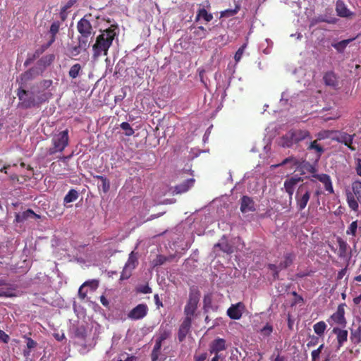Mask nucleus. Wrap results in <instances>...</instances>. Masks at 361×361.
Returning a JSON list of instances; mask_svg holds the SVG:
<instances>
[{"label": "nucleus", "instance_id": "27", "mask_svg": "<svg viewBox=\"0 0 361 361\" xmlns=\"http://www.w3.org/2000/svg\"><path fill=\"white\" fill-rule=\"evenodd\" d=\"M288 164H290L293 167H299L301 164L300 160H298L297 158H295L293 156L288 157L286 159H284L280 164L272 165L271 167L273 168H277L281 166H283Z\"/></svg>", "mask_w": 361, "mask_h": 361}, {"label": "nucleus", "instance_id": "1", "mask_svg": "<svg viewBox=\"0 0 361 361\" xmlns=\"http://www.w3.org/2000/svg\"><path fill=\"white\" fill-rule=\"evenodd\" d=\"M116 36V27L113 25L104 30L97 37L92 45V56L94 61H97L102 56H107L109 48Z\"/></svg>", "mask_w": 361, "mask_h": 361}, {"label": "nucleus", "instance_id": "16", "mask_svg": "<svg viewBox=\"0 0 361 361\" xmlns=\"http://www.w3.org/2000/svg\"><path fill=\"white\" fill-rule=\"evenodd\" d=\"M226 341L221 338H215L209 345V352L211 354H219V353L226 350Z\"/></svg>", "mask_w": 361, "mask_h": 361}, {"label": "nucleus", "instance_id": "42", "mask_svg": "<svg viewBox=\"0 0 361 361\" xmlns=\"http://www.w3.org/2000/svg\"><path fill=\"white\" fill-rule=\"evenodd\" d=\"M169 260V258L161 255H158L157 257L153 260V266L158 267L164 264L166 261Z\"/></svg>", "mask_w": 361, "mask_h": 361}, {"label": "nucleus", "instance_id": "11", "mask_svg": "<svg viewBox=\"0 0 361 361\" xmlns=\"http://www.w3.org/2000/svg\"><path fill=\"white\" fill-rule=\"evenodd\" d=\"M336 135L334 140L338 142L342 143L347 146L351 151H355V147L353 145V140L355 134L349 135L344 131H336Z\"/></svg>", "mask_w": 361, "mask_h": 361}, {"label": "nucleus", "instance_id": "14", "mask_svg": "<svg viewBox=\"0 0 361 361\" xmlns=\"http://www.w3.org/2000/svg\"><path fill=\"white\" fill-rule=\"evenodd\" d=\"M332 334L336 336L337 350L340 349L348 341V332L346 329L334 326L332 329Z\"/></svg>", "mask_w": 361, "mask_h": 361}, {"label": "nucleus", "instance_id": "52", "mask_svg": "<svg viewBox=\"0 0 361 361\" xmlns=\"http://www.w3.org/2000/svg\"><path fill=\"white\" fill-rule=\"evenodd\" d=\"M208 357L207 353H203L200 355H195L194 361H205Z\"/></svg>", "mask_w": 361, "mask_h": 361}, {"label": "nucleus", "instance_id": "33", "mask_svg": "<svg viewBox=\"0 0 361 361\" xmlns=\"http://www.w3.org/2000/svg\"><path fill=\"white\" fill-rule=\"evenodd\" d=\"M200 18H202L206 22H210L213 19V16L202 8L198 10L196 20H197Z\"/></svg>", "mask_w": 361, "mask_h": 361}, {"label": "nucleus", "instance_id": "15", "mask_svg": "<svg viewBox=\"0 0 361 361\" xmlns=\"http://www.w3.org/2000/svg\"><path fill=\"white\" fill-rule=\"evenodd\" d=\"M240 209L242 213L255 212L256 210L255 203L252 198L247 195L243 196L240 199Z\"/></svg>", "mask_w": 361, "mask_h": 361}, {"label": "nucleus", "instance_id": "64", "mask_svg": "<svg viewBox=\"0 0 361 361\" xmlns=\"http://www.w3.org/2000/svg\"><path fill=\"white\" fill-rule=\"evenodd\" d=\"M356 172L358 176H361V159L357 160V164L356 166Z\"/></svg>", "mask_w": 361, "mask_h": 361}, {"label": "nucleus", "instance_id": "20", "mask_svg": "<svg viewBox=\"0 0 361 361\" xmlns=\"http://www.w3.org/2000/svg\"><path fill=\"white\" fill-rule=\"evenodd\" d=\"M61 23L59 21H54L50 26L49 33L51 34V38L47 44L43 45V51L49 48L56 40V37L59 31Z\"/></svg>", "mask_w": 361, "mask_h": 361}, {"label": "nucleus", "instance_id": "4", "mask_svg": "<svg viewBox=\"0 0 361 361\" xmlns=\"http://www.w3.org/2000/svg\"><path fill=\"white\" fill-rule=\"evenodd\" d=\"M311 139V134L307 130L291 129L280 138L279 145L283 147L289 148L294 145H299L304 140Z\"/></svg>", "mask_w": 361, "mask_h": 361}, {"label": "nucleus", "instance_id": "50", "mask_svg": "<svg viewBox=\"0 0 361 361\" xmlns=\"http://www.w3.org/2000/svg\"><path fill=\"white\" fill-rule=\"evenodd\" d=\"M23 338H25L27 341V348L30 350L34 348H35L37 345V342L35 341L33 339H32L30 337H27V336H24Z\"/></svg>", "mask_w": 361, "mask_h": 361}, {"label": "nucleus", "instance_id": "60", "mask_svg": "<svg viewBox=\"0 0 361 361\" xmlns=\"http://www.w3.org/2000/svg\"><path fill=\"white\" fill-rule=\"evenodd\" d=\"M154 302H155V304L157 305V307L159 309L161 307H163V303L159 299V295L158 294H155L154 295Z\"/></svg>", "mask_w": 361, "mask_h": 361}, {"label": "nucleus", "instance_id": "8", "mask_svg": "<svg viewBox=\"0 0 361 361\" xmlns=\"http://www.w3.org/2000/svg\"><path fill=\"white\" fill-rule=\"evenodd\" d=\"M200 293L198 290H191L189 293L188 300L184 307L185 319L192 320V317L197 309Z\"/></svg>", "mask_w": 361, "mask_h": 361}, {"label": "nucleus", "instance_id": "31", "mask_svg": "<svg viewBox=\"0 0 361 361\" xmlns=\"http://www.w3.org/2000/svg\"><path fill=\"white\" fill-rule=\"evenodd\" d=\"M93 178L94 179L101 180V182H102L101 186H102V190L104 192L106 193L109 190L110 182H109V180L106 177L103 176L97 175V176H94Z\"/></svg>", "mask_w": 361, "mask_h": 361}, {"label": "nucleus", "instance_id": "21", "mask_svg": "<svg viewBox=\"0 0 361 361\" xmlns=\"http://www.w3.org/2000/svg\"><path fill=\"white\" fill-rule=\"evenodd\" d=\"M30 218L39 219L40 216L35 214L30 209H28L26 211L16 214V221L18 223L23 222Z\"/></svg>", "mask_w": 361, "mask_h": 361}, {"label": "nucleus", "instance_id": "36", "mask_svg": "<svg viewBox=\"0 0 361 361\" xmlns=\"http://www.w3.org/2000/svg\"><path fill=\"white\" fill-rule=\"evenodd\" d=\"M81 71H82V68H81L80 64L75 63L71 67L69 72H68V75L72 79H75L78 76H79Z\"/></svg>", "mask_w": 361, "mask_h": 361}, {"label": "nucleus", "instance_id": "37", "mask_svg": "<svg viewBox=\"0 0 361 361\" xmlns=\"http://www.w3.org/2000/svg\"><path fill=\"white\" fill-rule=\"evenodd\" d=\"M357 221H354L348 227V229L346 230V234L355 237L357 235Z\"/></svg>", "mask_w": 361, "mask_h": 361}, {"label": "nucleus", "instance_id": "41", "mask_svg": "<svg viewBox=\"0 0 361 361\" xmlns=\"http://www.w3.org/2000/svg\"><path fill=\"white\" fill-rule=\"evenodd\" d=\"M120 126H121V129L125 131V135L126 136H131L135 133L133 128L130 126V125L128 122L121 123Z\"/></svg>", "mask_w": 361, "mask_h": 361}, {"label": "nucleus", "instance_id": "46", "mask_svg": "<svg viewBox=\"0 0 361 361\" xmlns=\"http://www.w3.org/2000/svg\"><path fill=\"white\" fill-rule=\"evenodd\" d=\"M81 51H82V49L78 46V44L76 46H72L68 48V52L71 56H76L79 55L80 54Z\"/></svg>", "mask_w": 361, "mask_h": 361}, {"label": "nucleus", "instance_id": "35", "mask_svg": "<svg viewBox=\"0 0 361 361\" xmlns=\"http://www.w3.org/2000/svg\"><path fill=\"white\" fill-rule=\"evenodd\" d=\"M137 264V257L133 252H131V253L129 255L128 261L126 263L125 267L126 268H129V269L132 270L135 268Z\"/></svg>", "mask_w": 361, "mask_h": 361}, {"label": "nucleus", "instance_id": "5", "mask_svg": "<svg viewBox=\"0 0 361 361\" xmlns=\"http://www.w3.org/2000/svg\"><path fill=\"white\" fill-rule=\"evenodd\" d=\"M312 186L309 182L301 184L295 193V199L298 212L302 211L307 205L310 199Z\"/></svg>", "mask_w": 361, "mask_h": 361}, {"label": "nucleus", "instance_id": "7", "mask_svg": "<svg viewBox=\"0 0 361 361\" xmlns=\"http://www.w3.org/2000/svg\"><path fill=\"white\" fill-rule=\"evenodd\" d=\"M68 142L69 136L67 129L55 135L51 140L53 147L49 149V154L52 155L58 152H62L68 145Z\"/></svg>", "mask_w": 361, "mask_h": 361}, {"label": "nucleus", "instance_id": "6", "mask_svg": "<svg viewBox=\"0 0 361 361\" xmlns=\"http://www.w3.org/2000/svg\"><path fill=\"white\" fill-rule=\"evenodd\" d=\"M352 192L346 193L347 202L354 212H358L359 204H361V181L355 180L351 184Z\"/></svg>", "mask_w": 361, "mask_h": 361}, {"label": "nucleus", "instance_id": "30", "mask_svg": "<svg viewBox=\"0 0 361 361\" xmlns=\"http://www.w3.org/2000/svg\"><path fill=\"white\" fill-rule=\"evenodd\" d=\"M79 197V194L78 191L75 189H71L68 191V192L66 195L63 198V203H71L75 201Z\"/></svg>", "mask_w": 361, "mask_h": 361}, {"label": "nucleus", "instance_id": "25", "mask_svg": "<svg viewBox=\"0 0 361 361\" xmlns=\"http://www.w3.org/2000/svg\"><path fill=\"white\" fill-rule=\"evenodd\" d=\"M195 179L189 178L183 181L182 183L177 185L175 187V192L176 193H183L187 192L194 184Z\"/></svg>", "mask_w": 361, "mask_h": 361}, {"label": "nucleus", "instance_id": "22", "mask_svg": "<svg viewBox=\"0 0 361 361\" xmlns=\"http://www.w3.org/2000/svg\"><path fill=\"white\" fill-rule=\"evenodd\" d=\"M326 85L336 87L338 85V78L333 71L326 72L323 77Z\"/></svg>", "mask_w": 361, "mask_h": 361}, {"label": "nucleus", "instance_id": "59", "mask_svg": "<svg viewBox=\"0 0 361 361\" xmlns=\"http://www.w3.org/2000/svg\"><path fill=\"white\" fill-rule=\"evenodd\" d=\"M76 1H77V0H68V1L63 7V10L67 11L68 8L72 7L76 3Z\"/></svg>", "mask_w": 361, "mask_h": 361}, {"label": "nucleus", "instance_id": "49", "mask_svg": "<svg viewBox=\"0 0 361 361\" xmlns=\"http://www.w3.org/2000/svg\"><path fill=\"white\" fill-rule=\"evenodd\" d=\"M131 276V270L129 268L124 267L123 271L121 272L120 280L123 281L128 279Z\"/></svg>", "mask_w": 361, "mask_h": 361}, {"label": "nucleus", "instance_id": "12", "mask_svg": "<svg viewBox=\"0 0 361 361\" xmlns=\"http://www.w3.org/2000/svg\"><path fill=\"white\" fill-rule=\"evenodd\" d=\"M338 245V256L347 262H349L351 257V250L349 245L341 237L337 238Z\"/></svg>", "mask_w": 361, "mask_h": 361}, {"label": "nucleus", "instance_id": "29", "mask_svg": "<svg viewBox=\"0 0 361 361\" xmlns=\"http://www.w3.org/2000/svg\"><path fill=\"white\" fill-rule=\"evenodd\" d=\"M326 328L327 325L324 321L318 322L313 325L314 331L318 336H323Z\"/></svg>", "mask_w": 361, "mask_h": 361}, {"label": "nucleus", "instance_id": "56", "mask_svg": "<svg viewBox=\"0 0 361 361\" xmlns=\"http://www.w3.org/2000/svg\"><path fill=\"white\" fill-rule=\"evenodd\" d=\"M138 291L142 293H151L152 288L148 285H145L139 288Z\"/></svg>", "mask_w": 361, "mask_h": 361}, {"label": "nucleus", "instance_id": "43", "mask_svg": "<svg viewBox=\"0 0 361 361\" xmlns=\"http://www.w3.org/2000/svg\"><path fill=\"white\" fill-rule=\"evenodd\" d=\"M246 47H247V44L245 43L235 52V54L234 56V59L236 63H238L240 61Z\"/></svg>", "mask_w": 361, "mask_h": 361}, {"label": "nucleus", "instance_id": "26", "mask_svg": "<svg viewBox=\"0 0 361 361\" xmlns=\"http://www.w3.org/2000/svg\"><path fill=\"white\" fill-rule=\"evenodd\" d=\"M283 258V261L279 264L280 269H284L290 267L295 258V255L293 252H287L284 255Z\"/></svg>", "mask_w": 361, "mask_h": 361}, {"label": "nucleus", "instance_id": "18", "mask_svg": "<svg viewBox=\"0 0 361 361\" xmlns=\"http://www.w3.org/2000/svg\"><path fill=\"white\" fill-rule=\"evenodd\" d=\"M191 324L192 321L189 318L184 319L181 323L178 332V338L180 342H183L185 339L188 334L190 332Z\"/></svg>", "mask_w": 361, "mask_h": 361}, {"label": "nucleus", "instance_id": "63", "mask_svg": "<svg viewBox=\"0 0 361 361\" xmlns=\"http://www.w3.org/2000/svg\"><path fill=\"white\" fill-rule=\"evenodd\" d=\"M161 344H162L161 341L157 340L156 343L154 344L153 350L159 352L161 350Z\"/></svg>", "mask_w": 361, "mask_h": 361}, {"label": "nucleus", "instance_id": "48", "mask_svg": "<svg viewBox=\"0 0 361 361\" xmlns=\"http://www.w3.org/2000/svg\"><path fill=\"white\" fill-rule=\"evenodd\" d=\"M53 84L51 80H42L39 82V86L44 90H48Z\"/></svg>", "mask_w": 361, "mask_h": 361}, {"label": "nucleus", "instance_id": "51", "mask_svg": "<svg viewBox=\"0 0 361 361\" xmlns=\"http://www.w3.org/2000/svg\"><path fill=\"white\" fill-rule=\"evenodd\" d=\"M99 281L97 280H91L87 281L83 284L82 286H91L92 288L95 289L98 287Z\"/></svg>", "mask_w": 361, "mask_h": 361}, {"label": "nucleus", "instance_id": "9", "mask_svg": "<svg viewBox=\"0 0 361 361\" xmlns=\"http://www.w3.org/2000/svg\"><path fill=\"white\" fill-rule=\"evenodd\" d=\"M345 303L338 305L336 311L327 319V322L334 326L345 329L347 326V320L345 317Z\"/></svg>", "mask_w": 361, "mask_h": 361}, {"label": "nucleus", "instance_id": "32", "mask_svg": "<svg viewBox=\"0 0 361 361\" xmlns=\"http://www.w3.org/2000/svg\"><path fill=\"white\" fill-rule=\"evenodd\" d=\"M240 6L239 4H236L235 8L233 9H226L220 13L221 18H229L235 16L240 11Z\"/></svg>", "mask_w": 361, "mask_h": 361}, {"label": "nucleus", "instance_id": "54", "mask_svg": "<svg viewBox=\"0 0 361 361\" xmlns=\"http://www.w3.org/2000/svg\"><path fill=\"white\" fill-rule=\"evenodd\" d=\"M348 266H349V262H347L345 267L338 271V276H337L338 279H342L343 277L345 275Z\"/></svg>", "mask_w": 361, "mask_h": 361}, {"label": "nucleus", "instance_id": "40", "mask_svg": "<svg viewBox=\"0 0 361 361\" xmlns=\"http://www.w3.org/2000/svg\"><path fill=\"white\" fill-rule=\"evenodd\" d=\"M194 35L199 39H204L207 37V31L203 26H199L194 31Z\"/></svg>", "mask_w": 361, "mask_h": 361}, {"label": "nucleus", "instance_id": "24", "mask_svg": "<svg viewBox=\"0 0 361 361\" xmlns=\"http://www.w3.org/2000/svg\"><path fill=\"white\" fill-rule=\"evenodd\" d=\"M337 15L340 17H350L353 13L348 9L345 4L341 1H338L336 5Z\"/></svg>", "mask_w": 361, "mask_h": 361}, {"label": "nucleus", "instance_id": "19", "mask_svg": "<svg viewBox=\"0 0 361 361\" xmlns=\"http://www.w3.org/2000/svg\"><path fill=\"white\" fill-rule=\"evenodd\" d=\"M314 178H317L318 180L322 182L325 188V190L330 194H333L334 192V188L332 185V182L331 178L329 175L326 173L322 174H314L312 176Z\"/></svg>", "mask_w": 361, "mask_h": 361}, {"label": "nucleus", "instance_id": "3", "mask_svg": "<svg viewBox=\"0 0 361 361\" xmlns=\"http://www.w3.org/2000/svg\"><path fill=\"white\" fill-rule=\"evenodd\" d=\"M54 59V56L51 54L42 57L35 66L22 73L17 80L19 87H27L31 81L43 74L44 67L50 65Z\"/></svg>", "mask_w": 361, "mask_h": 361}, {"label": "nucleus", "instance_id": "34", "mask_svg": "<svg viewBox=\"0 0 361 361\" xmlns=\"http://www.w3.org/2000/svg\"><path fill=\"white\" fill-rule=\"evenodd\" d=\"M214 247H219L221 251L227 254H231L233 252V246L226 241L216 243Z\"/></svg>", "mask_w": 361, "mask_h": 361}, {"label": "nucleus", "instance_id": "44", "mask_svg": "<svg viewBox=\"0 0 361 361\" xmlns=\"http://www.w3.org/2000/svg\"><path fill=\"white\" fill-rule=\"evenodd\" d=\"M88 37H82V35L80 37H78V46L80 47V49L84 51H86L87 49L89 47V44H88V40H87Z\"/></svg>", "mask_w": 361, "mask_h": 361}, {"label": "nucleus", "instance_id": "61", "mask_svg": "<svg viewBox=\"0 0 361 361\" xmlns=\"http://www.w3.org/2000/svg\"><path fill=\"white\" fill-rule=\"evenodd\" d=\"M83 289L84 286L82 285L78 290V295L81 299H85L87 296V292L83 291Z\"/></svg>", "mask_w": 361, "mask_h": 361}, {"label": "nucleus", "instance_id": "39", "mask_svg": "<svg viewBox=\"0 0 361 361\" xmlns=\"http://www.w3.org/2000/svg\"><path fill=\"white\" fill-rule=\"evenodd\" d=\"M350 339L355 344H358L361 342V330L360 328L357 331L351 332Z\"/></svg>", "mask_w": 361, "mask_h": 361}, {"label": "nucleus", "instance_id": "45", "mask_svg": "<svg viewBox=\"0 0 361 361\" xmlns=\"http://www.w3.org/2000/svg\"><path fill=\"white\" fill-rule=\"evenodd\" d=\"M171 335V331L166 329H161L159 331V336L157 340L163 342L167 339Z\"/></svg>", "mask_w": 361, "mask_h": 361}, {"label": "nucleus", "instance_id": "57", "mask_svg": "<svg viewBox=\"0 0 361 361\" xmlns=\"http://www.w3.org/2000/svg\"><path fill=\"white\" fill-rule=\"evenodd\" d=\"M321 353L317 350H314L311 353L312 361H318L319 360Z\"/></svg>", "mask_w": 361, "mask_h": 361}, {"label": "nucleus", "instance_id": "13", "mask_svg": "<svg viewBox=\"0 0 361 361\" xmlns=\"http://www.w3.org/2000/svg\"><path fill=\"white\" fill-rule=\"evenodd\" d=\"M147 312V305L146 304H139L129 312L128 317L131 319L138 320L144 318Z\"/></svg>", "mask_w": 361, "mask_h": 361}, {"label": "nucleus", "instance_id": "23", "mask_svg": "<svg viewBox=\"0 0 361 361\" xmlns=\"http://www.w3.org/2000/svg\"><path fill=\"white\" fill-rule=\"evenodd\" d=\"M242 305L241 302L232 305L227 310L228 316L232 319H239L242 317V312L239 307Z\"/></svg>", "mask_w": 361, "mask_h": 361}, {"label": "nucleus", "instance_id": "38", "mask_svg": "<svg viewBox=\"0 0 361 361\" xmlns=\"http://www.w3.org/2000/svg\"><path fill=\"white\" fill-rule=\"evenodd\" d=\"M307 149L315 150L319 154V156L324 152L323 147L317 143V140L310 142L309 146L307 147Z\"/></svg>", "mask_w": 361, "mask_h": 361}, {"label": "nucleus", "instance_id": "62", "mask_svg": "<svg viewBox=\"0 0 361 361\" xmlns=\"http://www.w3.org/2000/svg\"><path fill=\"white\" fill-rule=\"evenodd\" d=\"M100 302L104 307H109V300L104 295L100 296Z\"/></svg>", "mask_w": 361, "mask_h": 361}, {"label": "nucleus", "instance_id": "55", "mask_svg": "<svg viewBox=\"0 0 361 361\" xmlns=\"http://www.w3.org/2000/svg\"><path fill=\"white\" fill-rule=\"evenodd\" d=\"M9 339V336L6 334L4 331L0 330V341H3L4 343H8Z\"/></svg>", "mask_w": 361, "mask_h": 361}, {"label": "nucleus", "instance_id": "2", "mask_svg": "<svg viewBox=\"0 0 361 361\" xmlns=\"http://www.w3.org/2000/svg\"><path fill=\"white\" fill-rule=\"evenodd\" d=\"M27 87H18L16 94L18 97V106L23 109L39 106L47 101L51 96V93L35 94L34 92L27 90Z\"/></svg>", "mask_w": 361, "mask_h": 361}, {"label": "nucleus", "instance_id": "58", "mask_svg": "<svg viewBox=\"0 0 361 361\" xmlns=\"http://www.w3.org/2000/svg\"><path fill=\"white\" fill-rule=\"evenodd\" d=\"M272 326L268 324L262 329V331L264 335H269L272 332Z\"/></svg>", "mask_w": 361, "mask_h": 361}, {"label": "nucleus", "instance_id": "53", "mask_svg": "<svg viewBox=\"0 0 361 361\" xmlns=\"http://www.w3.org/2000/svg\"><path fill=\"white\" fill-rule=\"evenodd\" d=\"M14 295L11 290L0 289V297L12 298Z\"/></svg>", "mask_w": 361, "mask_h": 361}, {"label": "nucleus", "instance_id": "10", "mask_svg": "<svg viewBox=\"0 0 361 361\" xmlns=\"http://www.w3.org/2000/svg\"><path fill=\"white\" fill-rule=\"evenodd\" d=\"M90 18H91L90 14L85 15L78 22L77 30L82 37H89L92 34L94 33L89 19Z\"/></svg>", "mask_w": 361, "mask_h": 361}, {"label": "nucleus", "instance_id": "28", "mask_svg": "<svg viewBox=\"0 0 361 361\" xmlns=\"http://www.w3.org/2000/svg\"><path fill=\"white\" fill-rule=\"evenodd\" d=\"M355 39V37L354 38H350V39H344V40H341L338 42H336V43H332L331 44V46L335 49H336V51L339 53H343L345 50V49L347 47V46L351 42H353L354 39Z\"/></svg>", "mask_w": 361, "mask_h": 361}, {"label": "nucleus", "instance_id": "47", "mask_svg": "<svg viewBox=\"0 0 361 361\" xmlns=\"http://www.w3.org/2000/svg\"><path fill=\"white\" fill-rule=\"evenodd\" d=\"M320 336L312 335L310 336V340L307 342V346L308 348L317 345L319 343Z\"/></svg>", "mask_w": 361, "mask_h": 361}, {"label": "nucleus", "instance_id": "17", "mask_svg": "<svg viewBox=\"0 0 361 361\" xmlns=\"http://www.w3.org/2000/svg\"><path fill=\"white\" fill-rule=\"evenodd\" d=\"M302 180V179L300 177H298L296 176H293L290 178H288L285 180L284 185H283L284 188H285L286 192L289 195L290 198H291L293 195L296 185Z\"/></svg>", "mask_w": 361, "mask_h": 361}]
</instances>
